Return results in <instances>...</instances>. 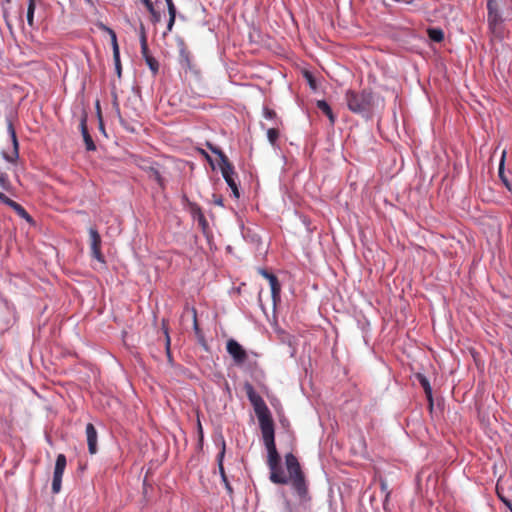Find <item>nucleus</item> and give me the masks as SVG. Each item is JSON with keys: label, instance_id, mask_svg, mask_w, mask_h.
Here are the masks:
<instances>
[{"label": "nucleus", "instance_id": "f257e3e1", "mask_svg": "<svg viewBox=\"0 0 512 512\" xmlns=\"http://www.w3.org/2000/svg\"><path fill=\"white\" fill-rule=\"evenodd\" d=\"M250 400L254 405V410L262 432L263 442L267 449V465L270 470L269 479L274 484H288L289 478L280 466V456L275 445L274 423L270 411L260 397L253 398L250 396Z\"/></svg>", "mask_w": 512, "mask_h": 512}, {"label": "nucleus", "instance_id": "f03ea898", "mask_svg": "<svg viewBox=\"0 0 512 512\" xmlns=\"http://www.w3.org/2000/svg\"><path fill=\"white\" fill-rule=\"evenodd\" d=\"M345 101L351 112L361 115L365 119L372 117L374 96L371 92L366 90L361 92L348 90L345 94Z\"/></svg>", "mask_w": 512, "mask_h": 512}, {"label": "nucleus", "instance_id": "7ed1b4c3", "mask_svg": "<svg viewBox=\"0 0 512 512\" xmlns=\"http://www.w3.org/2000/svg\"><path fill=\"white\" fill-rule=\"evenodd\" d=\"M207 147L211 150L212 153L216 154L219 157L220 163L219 167L221 170V174L229 186V188L232 190V193L235 198H239L240 192L238 189V184L235 179V171L233 165L228 160V157L224 154V152L217 146H214L211 143H207Z\"/></svg>", "mask_w": 512, "mask_h": 512}, {"label": "nucleus", "instance_id": "20e7f679", "mask_svg": "<svg viewBox=\"0 0 512 512\" xmlns=\"http://www.w3.org/2000/svg\"><path fill=\"white\" fill-rule=\"evenodd\" d=\"M139 167L147 173L148 177L151 179V180H154L160 187H164L165 185V181H164V178L162 177V166L158 163V162H155V161H151V160H143L140 164H139Z\"/></svg>", "mask_w": 512, "mask_h": 512}, {"label": "nucleus", "instance_id": "39448f33", "mask_svg": "<svg viewBox=\"0 0 512 512\" xmlns=\"http://www.w3.org/2000/svg\"><path fill=\"white\" fill-rule=\"evenodd\" d=\"M67 465V459L64 454H58L56 457L55 468L52 479V492L57 494L61 490L62 477Z\"/></svg>", "mask_w": 512, "mask_h": 512}, {"label": "nucleus", "instance_id": "423d86ee", "mask_svg": "<svg viewBox=\"0 0 512 512\" xmlns=\"http://www.w3.org/2000/svg\"><path fill=\"white\" fill-rule=\"evenodd\" d=\"M88 232L90 238V249L92 258H94L100 263H105L104 255L101 252L102 239L99 232L94 227H90Z\"/></svg>", "mask_w": 512, "mask_h": 512}, {"label": "nucleus", "instance_id": "0eeeda50", "mask_svg": "<svg viewBox=\"0 0 512 512\" xmlns=\"http://www.w3.org/2000/svg\"><path fill=\"white\" fill-rule=\"evenodd\" d=\"M7 132L10 135L12 145H13V153L11 155L3 152V157L6 161L10 163H14L19 158V143L16 135L15 128L10 119L7 118Z\"/></svg>", "mask_w": 512, "mask_h": 512}, {"label": "nucleus", "instance_id": "6e6552de", "mask_svg": "<svg viewBox=\"0 0 512 512\" xmlns=\"http://www.w3.org/2000/svg\"><path fill=\"white\" fill-rule=\"evenodd\" d=\"M487 9H488V16H487V22L490 28L496 29L498 25H500L503 21V17L501 16L498 4L496 0H488L487 1Z\"/></svg>", "mask_w": 512, "mask_h": 512}, {"label": "nucleus", "instance_id": "1a4fd4ad", "mask_svg": "<svg viewBox=\"0 0 512 512\" xmlns=\"http://www.w3.org/2000/svg\"><path fill=\"white\" fill-rule=\"evenodd\" d=\"M259 273L267 280H270L271 297L273 304L275 306L276 303L280 301L281 285L277 277L274 274L268 272L267 270L259 269Z\"/></svg>", "mask_w": 512, "mask_h": 512}, {"label": "nucleus", "instance_id": "9d476101", "mask_svg": "<svg viewBox=\"0 0 512 512\" xmlns=\"http://www.w3.org/2000/svg\"><path fill=\"white\" fill-rule=\"evenodd\" d=\"M86 123H87V115L83 114L81 117V120H80L81 134H82L86 149L88 151H94V150H96V145H95L91 135L88 132Z\"/></svg>", "mask_w": 512, "mask_h": 512}, {"label": "nucleus", "instance_id": "9b49d317", "mask_svg": "<svg viewBox=\"0 0 512 512\" xmlns=\"http://www.w3.org/2000/svg\"><path fill=\"white\" fill-rule=\"evenodd\" d=\"M86 437H87V444H88V450L90 454H96L97 453V431L92 423H88L86 425Z\"/></svg>", "mask_w": 512, "mask_h": 512}, {"label": "nucleus", "instance_id": "f8f14e48", "mask_svg": "<svg viewBox=\"0 0 512 512\" xmlns=\"http://www.w3.org/2000/svg\"><path fill=\"white\" fill-rule=\"evenodd\" d=\"M288 478H289V481L290 480L292 481V486H293L294 490L296 491V493L301 498H304L307 495L308 491H307V485H306L303 473L296 475V476L288 477Z\"/></svg>", "mask_w": 512, "mask_h": 512}, {"label": "nucleus", "instance_id": "ddd939ff", "mask_svg": "<svg viewBox=\"0 0 512 512\" xmlns=\"http://www.w3.org/2000/svg\"><path fill=\"white\" fill-rule=\"evenodd\" d=\"M285 464L290 475L289 477L302 474L298 459L292 453L285 455Z\"/></svg>", "mask_w": 512, "mask_h": 512}, {"label": "nucleus", "instance_id": "4468645a", "mask_svg": "<svg viewBox=\"0 0 512 512\" xmlns=\"http://www.w3.org/2000/svg\"><path fill=\"white\" fill-rule=\"evenodd\" d=\"M224 453H225V450L223 449L218 455V468H219L221 480L225 486L226 492L230 497H232L234 491H233L231 484L228 481V478H227V475L225 473L224 466H223Z\"/></svg>", "mask_w": 512, "mask_h": 512}, {"label": "nucleus", "instance_id": "2eb2a0df", "mask_svg": "<svg viewBox=\"0 0 512 512\" xmlns=\"http://www.w3.org/2000/svg\"><path fill=\"white\" fill-rule=\"evenodd\" d=\"M191 214L195 221L198 222L199 226L202 228L203 231L206 230L208 227V222L201 210V208L196 204H191Z\"/></svg>", "mask_w": 512, "mask_h": 512}, {"label": "nucleus", "instance_id": "dca6fc26", "mask_svg": "<svg viewBox=\"0 0 512 512\" xmlns=\"http://www.w3.org/2000/svg\"><path fill=\"white\" fill-rule=\"evenodd\" d=\"M415 377L418 380V382L420 383V385L422 386V388H423V390H424V392L426 394V397L429 400L430 405L432 406V401H433L432 400V387L430 385L429 380L422 373H417L415 375Z\"/></svg>", "mask_w": 512, "mask_h": 512}, {"label": "nucleus", "instance_id": "f3484780", "mask_svg": "<svg viewBox=\"0 0 512 512\" xmlns=\"http://www.w3.org/2000/svg\"><path fill=\"white\" fill-rule=\"evenodd\" d=\"M179 45H180V53H179L180 65L185 70L191 69V60L189 57V53L186 51L182 40H179Z\"/></svg>", "mask_w": 512, "mask_h": 512}, {"label": "nucleus", "instance_id": "a211bd4d", "mask_svg": "<svg viewBox=\"0 0 512 512\" xmlns=\"http://www.w3.org/2000/svg\"><path fill=\"white\" fill-rule=\"evenodd\" d=\"M317 107L329 118L330 123H335V116L330 105L325 100H318Z\"/></svg>", "mask_w": 512, "mask_h": 512}, {"label": "nucleus", "instance_id": "6ab92c4d", "mask_svg": "<svg viewBox=\"0 0 512 512\" xmlns=\"http://www.w3.org/2000/svg\"><path fill=\"white\" fill-rule=\"evenodd\" d=\"M430 40L433 42H441L444 39V33L442 29L432 27L427 30Z\"/></svg>", "mask_w": 512, "mask_h": 512}, {"label": "nucleus", "instance_id": "aec40b11", "mask_svg": "<svg viewBox=\"0 0 512 512\" xmlns=\"http://www.w3.org/2000/svg\"><path fill=\"white\" fill-rule=\"evenodd\" d=\"M147 10L150 12L152 17V22L157 23L161 20L160 12L156 11L153 3L150 0H142Z\"/></svg>", "mask_w": 512, "mask_h": 512}, {"label": "nucleus", "instance_id": "412c9836", "mask_svg": "<svg viewBox=\"0 0 512 512\" xmlns=\"http://www.w3.org/2000/svg\"><path fill=\"white\" fill-rule=\"evenodd\" d=\"M35 0H28V7H27V23L30 27L34 26V13H35Z\"/></svg>", "mask_w": 512, "mask_h": 512}, {"label": "nucleus", "instance_id": "4be33fe9", "mask_svg": "<svg viewBox=\"0 0 512 512\" xmlns=\"http://www.w3.org/2000/svg\"><path fill=\"white\" fill-rule=\"evenodd\" d=\"M226 352H246L242 346L234 339H229L226 343Z\"/></svg>", "mask_w": 512, "mask_h": 512}, {"label": "nucleus", "instance_id": "5701e85b", "mask_svg": "<svg viewBox=\"0 0 512 512\" xmlns=\"http://www.w3.org/2000/svg\"><path fill=\"white\" fill-rule=\"evenodd\" d=\"M13 210L17 213V215L20 218L26 220L29 223L33 222L32 217L28 214V212L20 204L17 203V205L14 207Z\"/></svg>", "mask_w": 512, "mask_h": 512}, {"label": "nucleus", "instance_id": "b1692460", "mask_svg": "<svg viewBox=\"0 0 512 512\" xmlns=\"http://www.w3.org/2000/svg\"><path fill=\"white\" fill-rule=\"evenodd\" d=\"M108 31L111 36V45H112L113 54H116V57H118V54L120 53V49H119V45L117 42L116 33L112 29H108Z\"/></svg>", "mask_w": 512, "mask_h": 512}, {"label": "nucleus", "instance_id": "393cba45", "mask_svg": "<svg viewBox=\"0 0 512 512\" xmlns=\"http://www.w3.org/2000/svg\"><path fill=\"white\" fill-rule=\"evenodd\" d=\"M279 137V131L276 128H269L267 130V138L269 142L274 145Z\"/></svg>", "mask_w": 512, "mask_h": 512}, {"label": "nucleus", "instance_id": "a878e982", "mask_svg": "<svg viewBox=\"0 0 512 512\" xmlns=\"http://www.w3.org/2000/svg\"><path fill=\"white\" fill-rule=\"evenodd\" d=\"M147 66L149 67V69L154 73L156 74L158 72V69H159V64H158V61L154 58V57H150V58H147L145 60Z\"/></svg>", "mask_w": 512, "mask_h": 512}, {"label": "nucleus", "instance_id": "bb28decb", "mask_svg": "<svg viewBox=\"0 0 512 512\" xmlns=\"http://www.w3.org/2000/svg\"><path fill=\"white\" fill-rule=\"evenodd\" d=\"M169 14V20H168V23H167V31L164 32V36L167 34V32H171L172 31V28L174 26V23H175V19H176V11H169L168 12Z\"/></svg>", "mask_w": 512, "mask_h": 512}, {"label": "nucleus", "instance_id": "cd10ccee", "mask_svg": "<svg viewBox=\"0 0 512 512\" xmlns=\"http://www.w3.org/2000/svg\"><path fill=\"white\" fill-rule=\"evenodd\" d=\"M140 46H141V54H142V57L144 58V60H146L147 58L152 57L149 54V48H148L147 40L143 39L142 42H140Z\"/></svg>", "mask_w": 512, "mask_h": 512}, {"label": "nucleus", "instance_id": "c85d7f7f", "mask_svg": "<svg viewBox=\"0 0 512 512\" xmlns=\"http://www.w3.org/2000/svg\"><path fill=\"white\" fill-rule=\"evenodd\" d=\"M0 187L4 190H9L10 182L8 180V176L5 173L0 174Z\"/></svg>", "mask_w": 512, "mask_h": 512}, {"label": "nucleus", "instance_id": "c756f323", "mask_svg": "<svg viewBox=\"0 0 512 512\" xmlns=\"http://www.w3.org/2000/svg\"><path fill=\"white\" fill-rule=\"evenodd\" d=\"M113 60H114V65H115V71H116L118 77H121L122 67H121V61H120V53L118 54V57H116V54H113Z\"/></svg>", "mask_w": 512, "mask_h": 512}, {"label": "nucleus", "instance_id": "7c9ffc66", "mask_svg": "<svg viewBox=\"0 0 512 512\" xmlns=\"http://www.w3.org/2000/svg\"><path fill=\"white\" fill-rule=\"evenodd\" d=\"M263 116L268 120H275L277 118L276 112L268 107L263 108Z\"/></svg>", "mask_w": 512, "mask_h": 512}, {"label": "nucleus", "instance_id": "2f4dec72", "mask_svg": "<svg viewBox=\"0 0 512 512\" xmlns=\"http://www.w3.org/2000/svg\"><path fill=\"white\" fill-rule=\"evenodd\" d=\"M3 18L5 20L6 26H7L8 30H9L10 34L13 35V33H14L13 32V26H12V24H11L9 18H8V10L5 7H3Z\"/></svg>", "mask_w": 512, "mask_h": 512}, {"label": "nucleus", "instance_id": "473e14b6", "mask_svg": "<svg viewBox=\"0 0 512 512\" xmlns=\"http://www.w3.org/2000/svg\"><path fill=\"white\" fill-rule=\"evenodd\" d=\"M506 18H512V0H504Z\"/></svg>", "mask_w": 512, "mask_h": 512}, {"label": "nucleus", "instance_id": "72a5a7b5", "mask_svg": "<svg viewBox=\"0 0 512 512\" xmlns=\"http://www.w3.org/2000/svg\"><path fill=\"white\" fill-rule=\"evenodd\" d=\"M233 356L234 363L241 364L246 360L247 354H231Z\"/></svg>", "mask_w": 512, "mask_h": 512}, {"label": "nucleus", "instance_id": "f704fd0d", "mask_svg": "<svg viewBox=\"0 0 512 512\" xmlns=\"http://www.w3.org/2000/svg\"><path fill=\"white\" fill-rule=\"evenodd\" d=\"M201 155L204 156V158L207 160V162L211 165L212 169H215L214 160L212 157L203 149H200Z\"/></svg>", "mask_w": 512, "mask_h": 512}, {"label": "nucleus", "instance_id": "c9c22d12", "mask_svg": "<svg viewBox=\"0 0 512 512\" xmlns=\"http://www.w3.org/2000/svg\"><path fill=\"white\" fill-rule=\"evenodd\" d=\"M139 38H140V42H142L143 39L147 40L146 30L142 23L140 24V28H139Z\"/></svg>", "mask_w": 512, "mask_h": 512}, {"label": "nucleus", "instance_id": "e433bc0d", "mask_svg": "<svg viewBox=\"0 0 512 512\" xmlns=\"http://www.w3.org/2000/svg\"><path fill=\"white\" fill-rule=\"evenodd\" d=\"M306 78L308 80V83L312 89H316V82L314 77L310 73H306Z\"/></svg>", "mask_w": 512, "mask_h": 512}, {"label": "nucleus", "instance_id": "4c0bfd02", "mask_svg": "<svg viewBox=\"0 0 512 512\" xmlns=\"http://www.w3.org/2000/svg\"><path fill=\"white\" fill-rule=\"evenodd\" d=\"M191 314H192L194 329L196 331V334L198 335L199 330H198V324H197V319H196V311L194 309H192Z\"/></svg>", "mask_w": 512, "mask_h": 512}, {"label": "nucleus", "instance_id": "58836bf2", "mask_svg": "<svg viewBox=\"0 0 512 512\" xmlns=\"http://www.w3.org/2000/svg\"><path fill=\"white\" fill-rule=\"evenodd\" d=\"M381 489L382 491H385L386 492V495H385V501H384V505L386 504V502L388 501L389 499V496H390V492L387 491V484L385 482H381Z\"/></svg>", "mask_w": 512, "mask_h": 512}, {"label": "nucleus", "instance_id": "ea45409f", "mask_svg": "<svg viewBox=\"0 0 512 512\" xmlns=\"http://www.w3.org/2000/svg\"><path fill=\"white\" fill-rule=\"evenodd\" d=\"M165 346H166V352H170V337L168 335L167 330H165Z\"/></svg>", "mask_w": 512, "mask_h": 512}, {"label": "nucleus", "instance_id": "a19ab883", "mask_svg": "<svg viewBox=\"0 0 512 512\" xmlns=\"http://www.w3.org/2000/svg\"><path fill=\"white\" fill-rule=\"evenodd\" d=\"M166 4H167V9H168V12L169 11H176V7L173 3V0H165Z\"/></svg>", "mask_w": 512, "mask_h": 512}, {"label": "nucleus", "instance_id": "79ce46f5", "mask_svg": "<svg viewBox=\"0 0 512 512\" xmlns=\"http://www.w3.org/2000/svg\"><path fill=\"white\" fill-rule=\"evenodd\" d=\"M4 204H6L7 206H9L10 208L14 209V207L17 205V202L13 201L12 199H10L8 197V200H5L4 201Z\"/></svg>", "mask_w": 512, "mask_h": 512}, {"label": "nucleus", "instance_id": "37998d69", "mask_svg": "<svg viewBox=\"0 0 512 512\" xmlns=\"http://www.w3.org/2000/svg\"><path fill=\"white\" fill-rule=\"evenodd\" d=\"M503 167H504V156L502 157V160H501V163L499 166V176L501 177L502 180L505 179L504 175H503Z\"/></svg>", "mask_w": 512, "mask_h": 512}, {"label": "nucleus", "instance_id": "c03bdc74", "mask_svg": "<svg viewBox=\"0 0 512 512\" xmlns=\"http://www.w3.org/2000/svg\"><path fill=\"white\" fill-rule=\"evenodd\" d=\"M282 341H287L289 344V347H292V339L288 334L283 333Z\"/></svg>", "mask_w": 512, "mask_h": 512}, {"label": "nucleus", "instance_id": "a18cd8bd", "mask_svg": "<svg viewBox=\"0 0 512 512\" xmlns=\"http://www.w3.org/2000/svg\"><path fill=\"white\" fill-rule=\"evenodd\" d=\"M502 501L506 505V507L510 510V512H512V503L509 500H506L503 498H502Z\"/></svg>", "mask_w": 512, "mask_h": 512}, {"label": "nucleus", "instance_id": "49530a36", "mask_svg": "<svg viewBox=\"0 0 512 512\" xmlns=\"http://www.w3.org/2000/svg\"><path fill=\"white\" fill-rule=\"evenodd\" d=\"M96 107H97V109H98L99 117L101 118V116H100V111H99V102H98V101H97V103H96ZM100 130H102L103 132H105L104 127H103V124H102V121H101V120H100Z\"/></svg>", "mask_w": 512, "mask_h": 512}, {"label": "nucleus", "instance_id": "de8ad7c7", "mask_svg": "<svg viewBox=\"0 0 512 512\" xmlns=\"http://www.w3.org/2000/svg\"><path fill=\"white\" fill-rule=\"evenodd\" d=\"M5 200H8V197L4 193L0 192V202L4 203Z\"/></svg>", "mask_w": 512, "mask_h": 512}, {"label": "nucleus", "instance_id": "09e8293b", "mask_svg": "<svg viewBox=\"0 0 512 512\" xmlns=\"http://www.w3.org/2000/svg\"><path fill=\"white\" fill-rule=\"evenodd\" d=\"M200 342H201V345H202V348L205 349V350H208V346L207 344L205 343V341L203 339H200Z\"/></svg>", "mask_w": 512, "mask_h": 512}, {"label": "nucleus", "instance_id": "8fccbe9b", "mask_svg": "<svg viewBox=\"0 0 512 512\" xmlns=\"http://www.w3.org/2000/svg\"><path fill=\"white\" fill-rule=\"evenodd\" d=\"M172 355H173V354H171V353L166 354V356H167V360H168V362H169L170 364H172V361H173Z\"/></svg>", "mask_w": 512, "mask_h": 512}, {"label": "nucleus", "instance_id": "3c124183", "mask_svg": "<svg viewBox=\"0 0 512 512\" xmlns=\"http://www.w3.org/2000/svg\"><path fill=\"white\" fill-rule=\"evenodd\" d=\"M503 183L505 184V186H506L509 190H511V187H510V185H509V182L507 181V179H506V178H505V179H503Z\"/></svg>", "mask_w": 512, "mask_h": 512}, {"label": "nucleus", "instance_id": "603ef678", "mask_svg": "<svg viewBox=\"0 0 512 512\" xmlns=\"http://www.w3.org/2000/svg\"><path fill=\"white\" fill-rule=\"evenodd\" d=\"M216 204H218V205H222V200H217V201H216Z\"/></svg>", "mask_w": 512, "mask_h": 512}, {"label": "nucleus", "instance_id": "864d4df0", "mask_svg": "<svg viewBox=\"0 0 512 512\" xmlns=\"http://www.w3.org/2000/svg\"><path fill=\"white\" fill-rule=\"evenodd\" d=\"M6 3H10L11 0H4Z\"/></svg>", "mask_w": 512, "mask_h": 512}]
</instances>
